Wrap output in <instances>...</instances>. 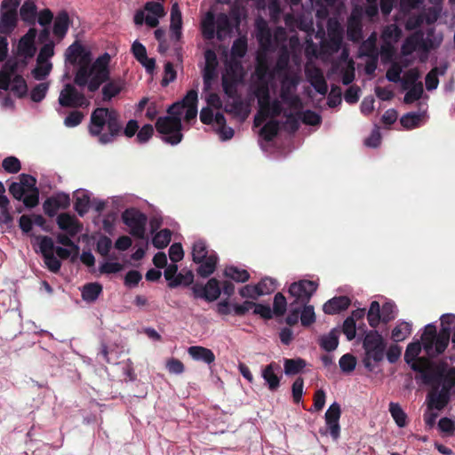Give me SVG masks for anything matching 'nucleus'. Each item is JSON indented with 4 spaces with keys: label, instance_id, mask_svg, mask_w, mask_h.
<instances>
[{
    "label": "nucleus",
    "instance_id": "obj_57",
    "mask_svg": "<svg viewBox=\"0 0 455 455\" xmlns=\"http://www.w3.org/2000/svg\"><path fill=\"white\" fill-rule=\"evenodd\" d=\"M194 280V275L191 271H188L186 275L178 273L172 283H168L170 288H175L180 284L189 285Z\"/></svg>",
    "mask_w": 455,
    "mask_h": 455
},
{
    "label": "nucleus",
    "instance_id": "obj_51",
    "mask_svg": "<svg viewBox=\"0 0 455 455\" xmlns=\"http://www.w3.org/2000/svg\"><path fill=\"white\" fill-rule=\"evenodd\" d=\"M420 74L418 68H411L403 75L401 83L403 89H407L410 86H414L418 83V79L419 78Z\"/></svg>",
    "mask_w": 455,
    "mask_h": 455
},
{
    "label": "nucleus",
    "instance_id": "obj_17",
    "mask_svg": "<svg viewBox=\"0 0 455 455\" xmlns=\"http://www.w3.org/2000/svg\"><path fill=\"white\" fill-rule=\"evenodd\" d=\"M340 416L341 408L337 402H334L329 406L324 415L325 424L327 427L326 432H329V434L334 440H337L340 435Z\"/></svg>",
    "mask_w": 455,
    "mask_h": 455
},
{
    "label": "nucleus",
    "instance_id": "obj_63",
    "mask_svg": "<svg viewBox=\"0 0 455 455\" xmlns=\"http://www.w3.org/2000/svg\"><path fill=\"white\" fill-rule=\"evenodd\" d=\"M169 257L172 262L177 263L184 257V251L181 243H174L169 248Z\"/></svg>",
    "mask_w": 455,
    "mask_h": 455
},
{
    "label": "nucleus",
    "instance_id": "obj_55",
    "mask_svg": "<svg viewBox=\"0 0 455 455\" xmlns=\"http://www.w3.org/2000/svg\"><path fill=\"white\" fill-rule=\"evenodd\" d=\"M54 54V44L52 42L45 44L41 49L37 55V64H43L49 62L48 60Z\"/></svg>",
    "mask_w": 455,
    "mask_h": 455
},
{
    "label": "nucleus",
    "instance_id": "obj_33",
    "mask_svg": "<svg viewBox=\"0 0 455 455\" xmlns=\"http://www.w3.org/2000/svg\"><path fill=\"white\" fill-rule=\"evenodd\" d=\"M342 44L340 34H331L327 40L321 43V51L323 53L333 54L339 51Z\"/></svg>",
    "mask_w": 455,
    "mask_h": 455
},
{
    "label": "nucleus",
    "instance_id": "obj_40",
    "mask_svg": "<svg viewBox=\"0 0 455 455\" xmlns=\"http://www.w3.org/2000/svg\"><path fill=\"white\" fill-rule=\"evenodd\" d=\"M423 114L419 112H409L404 114L401 119V124L408 130L418 127L421 122Z\"/></svg>",
    "mask_w": 455,
    "mask_h": 455
},
{
    "label": "nucleus",
    "instance_id": "obj_26",
    "mask_svg": "<svg viewBox=\"0 0 455 455\" xmlns=\"http://www.w3.org/2000/svg\"><path fill=\"white\" fill-rule=\"evenodd\" d=\"M71 20L66 11L60 12L54 19L52 33L60 40L63 39L67 35Z\"/></svg>",
    "mask_w": 455,
    "mask_h": 455
},
{
    "label": "nucleus",
    "instance_id": "obj_49",
    "mask_svg": "<svg viewBox=\"0 0 455 455\" xmlns=\"http://www.w3.org/2000/svg\"><path fill=\"white\" fill-rule=\"evenodd\" d=\"M2 167L7 173L15 174L20 171L21 164L16 156H7L3 160Z\"/></svg>",
    "mask_w": 455,
    "mask_h": 455
},
{
    "label": "nucleus",
    "instance_id": "obj_21",
    "mask_svg": "<svg viewBox=\"0 0 455 455\" xmlns=\"http://www.w3.org/2000/svg\"><path fill=\"white\" fill-rule=\"evenodd\" d=\"M36 30L29 28L28 31L20 39L18 44V54L24 58H32L36 51L35 46V38Z\"/></svg>",
    "mask_w": 455,
    "mask_h": 455
},
{
    "label": "nucleus",
    "instance_id": "obj_45",
    "mask_svg": "<svg viewBox=\"0 0 455 455\" xmlns=\"http://www.w3.org/2000/svg\"><path fill=\"white\" fill-rule=\"evenodd\" d=\"M90 197L87 194L82 193L76 196L74 209L79 216L83 217L89 211Z\"/></svg>",
    "mask_w": 455,
    "mask_h": 455
},
{
    "label": "nucleus",
    "instance_id": "obj_22",
    "mask_svg": "<svg viewBox=\"0 0 455 455\" xmlns=\"http://www.w3.org/2000/svg\"><path fill=\"white\" fill-rule=\"evenodd\" d=\"M441 329H440V340L439 347H448L451 339V332L455 328V314L448 313L443 314L440 317Z\"/></svg>",
    "mask_w": 455,
    "mask_h": 455
},
{
    "label": "nucleus",
    "instance_id": "obj_30",
    "mask_svg": "<svg viewBox=\"0 0 455 455\" xmlns=\"http://www.w3.org/2000/svg\"><path fill=\"white\" fill-rule=\"evenodd\" d=\"M188 354L196 361H203L207 364H211L215 360L213 352L206 347L200 346H193L188 348Z\"/></svg>",
    "mask_w": 455,
    "mask_h": 455
},
{
    "label": "nucleus",
    "instance_id": "obj_4",
    "mask_svg": "<svg viewBox=\"0 0 455 455\" xmlns=\"http://www.w3.org/2000/svg\"><path fill=\"white\" fill-rule=\"evenodd\" d=\"M419 340L411 342L407 345L404 353V361L411 367V370H455V357L450 356L435 360L433 357H420L422 350Z\"/></svg>",
    "mask_w": 455,
    "mask_h": 455
},
{
    "label": "nucleus",
    "instance_id": "obj_9",
    "mask_svg": "<svg viewBox=\"0 0 455 455\" xmlns=\"http://www.w3.org/2000/svg\"><path fill=\"white\" fill-rule=\"evenodd\" d=\"M397 307L394 302H385L381 307L376 300L372 301L367 313L369 325L372 328L379 326V323H387L395 318Z\"/></svg>",
    "mask_w": 455,
    "mask_h": 455
},
{
    "label": "nucleus",
    "instance_id": "obj_35",
    "mask_svg": "<svg viewBox=\"0 0 455 455\" xmlns=\"http://www.w3.org/2000/svg\"><path fill=\"white\" fill-rule=\"evenodd\" d=\"M123 90L122 81H110L102 87V99L104 101H110Z\"/></svg>",
    "mask_w": 455,
    "mask_h": 455
},
{
    "label": "nucleus",
    "instance_id": "obj_42",
    "mask_svg": "<svg viewBox=\"0 0 455 455\" xmlns=\"http://www.w3.org/2000/svg\"><path fill=\"white\" fill-rule=\"evenodd\" d=\"M172 232L168 228H164L157 232L152 238L153 245L157 249L165 248L171 242Z\"/></svg>",
    "mask_w": 455,
    "mask_h": 455
},
{
    "label": "nucleus",
    "instance_id": "obj_6",
    "mask_svg": "<svg viewBox=\"0 0 455 455\" xmlns=\"http://www.w3.org/2000/svg\"><path fill=\"white\" fill-rule=\"evenodd\" d=\"M364 357L363 363L368 369L379 365L384 360L386 344L381 334L376 331H369L363 340Z\"/></svg>",
    "mask_w": 455,
    "mask_h": 455
},
{
    "label": "nucleus",
    "instance_id": "obj_47",
    "mask_svg": "<svg viewBox=\"0 0 455 455\" xmlns=\"http://www.w3.org/2000/svg\"><path fill=\"white\" fill-rule=\"evenodd\" d=\"M298 116L302 121V123L308 125H317L322 122L321 116L316 112L309 109L299 112Z\"/></svg>",
    "mask_w": 455,
    "mask_h": 455
},
{
    "label": "nucleus",
    "instance_id": "obj_8",
    "mask_svg": "<svg viewBox=\"0 0 455 455\" xmlns=\"http://www.w3.org/2000/svg\"><path fill=\"white\" fill-rule=\"evenodd\" d=\"M156 129L163 135V141L172 146L178 145L183 139L181 119L177 117H159Z\"/></svg>",
    "mask_w": 455,
    "mask_h": 455
},
{
    "label": "nucleus",
    "instance_id": "obj_54",
    "mask_svg": "<svg viewBox=\"0 0 455 455\" xmlns=\"http://www.w3.org/2000/svg\"><path fill=\"white\" fill-rule=\"evenodd\" d=\"M21 200L27 208L36 207L39 203V189L35 188L31 190H27Z\"/></svg>",
    "mask_w": 455,
    "mask_h": 455
},
{
    "label": "nucleus",
    "instance_id": "obj_19",
    "mask_svg": "<svg viewBox=\"0 0 455 455\" xmlns=\"http://www.w3.org/2000/svg\"><path fill=\"white\" fill-rule=\"evenodd\" d=\"M306 77L316 92L324 96L328 92V84L319 68L314 67L306 69Z\"/></svg>",
    "mask_w": 455,
    "mask_h": 455
},
{
    "label": "nucleus",
    "instance_id": "obj_15",
    "mask_svg": "<svg viewBox=\"0 0 455 455\" xmlns=\"http://www.w3.org/2000/svg\"><path fill=\"white\" fill-rule=\"evenodd\" d=\"M299 80L295 76H285L281 81L280 98L290 108L299 109L302 108L300 98L294 93Z\"/></svg>",
    "mask_w": 455,
    "mask_h": 455
},
{
    "label": "nucleus",
    "instance_id": "obj_13",
    "mask_svg": "<svg viewBox=\"0 0 455 455\" xmlns=\"http://www.w3.org/2000/svg\"><path fill=\"white\" fill-rule=\"evenodd\" d=\"M433 30L427 31V36L424 38V33L421 30H417L403 41L401 50L404 56L411 55L417 49L424 52H428L434 47L433 40L430 36Z\"/></svg>",
    "mask_w": 455,
    "mask_h": 455
},
{
    "label": "nucleus",
    "instance_id": "obj_7",
    "mask_svg": "<svg viewBox=\"0 0 455 455\" xmlns=\"http://www.w3.org/2000/svg\"><path fill=\"white\" fill-rule=\"evenodd\" d=\"M193 261L200 264L196 269L197 275L206 278L210 276L216 269L218 263V255L215 251H209L206 242L199 239L192 246Z\"/></svg>",
    "mask_w": 455,
    "mask_h": 455
},
{
    "label": "nucleus",
    "instance_id": "obj_56",
    "mask_svg": "<svg viewBox=\"0 0 455 455\" xmlns=\"http://www.w3.org/2000/svg\"><path fill=\"white\" fill-rule=\"evenodd\" d=\"M44 262L46 266V267L52 273H58L61 267V262L57 258V256L54 255V252L48 253L43 256Z\"/></svg>",
    "mask_w": 455,
    "mask_h": 455
},
{
    "label": "nucleus",
    "instance_id": "obj_32",
    "mask_svg": "<svg viewBox=\"0 0 455 455\" xmlns=\"http://www.w3.org/2000/svg\"><path fill=\"white\" fill-rule=\"evenodd\" d=\"M221 293L220 283L216 278H211L203 287L202 296L207 301L216 300Z\"/></svg>",
    "mask_w": 455,
    "mask_h": 455
},
{
    "label": "nucleus",
    "instance_id": "obj_46",
    "mask_svg": "<svg viewBox=\"0 0 455 455\" xmlns=\"http://www.w3.org/2000/svg\"><path fill=\"white\" fill-rule=\"evenodd\" d=\"M408 91L404 95L403 101L406 104H411L414 101L419 100L423 93V85L422 83H418L414 86H410L407 88Z\"/></svg>",
    "mask_w": 455,
    "mask_h": 455
},
{
    "label": "nucleus",
    "instance_id": "obj_58",
    "mask_svg": "<svg viewBox=\"0 0 455 455\" xmlns=\"http://www.w3.org/2000/svg\"><path fill=\"white\" fill-rule=\"evenodd\" d=\"M287 301L283 293L278 292L275 295L273 310L276 315H283L286 311Z\"/></svg>",
    "mask_w": 455,
    "mask_h": 455
},
{
    "label": "nucleus",
    "instance_id": "obj_34",
    "mask_svg": "<svg viewBox=\"0 0 455 455\" xmlns=\"http://www.w3.org/2000/svg\"><path fill=\"white\" fill-rule=\"evenodd\" d=\"M412 331L411 323L405 321H399L395 327L392 330L391 339L395 342H400L408 338Z\"/></svg>",
    "mask_w": 455,
    "mask_h": 455
},
{
    "label": "nucleus",
    "instance_id": "obj_43",
    "mask_svg": "<svg viewBox=\"0 0 455 455\" xmlns=\"http://www.w3.org/2000/svg\"><path fill=\"white\" fill-rule=\"evenodd\" d=\"M255 94L258 100L259 108H260V113H265L270 101V92L267 85L259 87Z\"/></svg>",
    "mask_w": 455,
    "mask_h": 455
},
{
    "label": "nucleus",
    "instance_id": "obj_5",
    "mask_svg": "<svg viewBox=\"0 0 455 455\" xmlns=\"http://www.w3.org/2000/svg\"><path fill=\"white\" fill-rule=\"evenodd\" d=\"M233 26L226 13L220 12L216 18L212 12L205 13L201 20V31L204 39L212 40L215 36L222 41L232 33Z\"/></svg>",
    "mask_w": 455,
    "mask_h": 455
},
{
    "label": "nucleus",
    "instance_id": "obj_28",
    "mask_svg": "<svg viewBox=\"0 0 455 455\" xmlns=\"http://www.w3.org/2000/svg\"><path fill=\"white\" fill-rule=\"evenodd\" d=\"M102 285L99 283H88L81 290V296L84 301L87 303L95 302L102 293Z\"/></svg>",
    "mask_w": 455,
    "mask_h": 455
},
{
    "label": "nucleus",
    "instance_id": "obj_14",
    "mask_svg": "<svg viewBox=\"0 0 455 455\" xmlns=\"http://www.w3.org/2000/svg\"><path fill=\"white\" fill-rule=\"evenodd\" d=\"M440 331L437 332L436 327L434 323H428L424 327L420 338V343L423 349L426 351L429 357H435L443 354L447 347L441 348L439 347Z\"/></svg>",
    "mask_w": 455,
    "mask_h": 455
},
{
    "label": "nucleus",
    "instance_id": "obj_52",
    "mask_svg": "<svg viewBox=\"0 0 455 455\" xmlns=\"http://www.w3.org/2000/svg\"><path fill=\"white\" fill-rule=\"evenodd\" d=\"M52 65L51 62H44L43 64H37V66L32 69L31 73H32V76L33 77L36 79V80H44L45 79L51 70H52Z\"/></svg>",
    "mask_w": 455,
    "mask_h": 455
},
{
    "label": "nucleus",
    "instance_id": "obj_61",
    "mask_svg": "<svg viewBox=\"0 0 455 455\" xmlns=\"http://www.w3.org/2000/svg\"><path fill=\"white\" fill-rule=\"evenodd\" d=\"M154 133V128L152 126V124H144L140 130L139 132H137V141L139 143H146L148 142L150 138L152 137Z\"/></svg>",
    "mask_w": 455,
    "mask_h": 455
},
{
    "label": "nucleus",
    "instance_id": "obj_62",
    "mask_svg": "<svg viewBox=\"0 0 455 455\" xmlns=\"http://www.w3.org/2000/svg\"><path fill=\"white\" fill-rule=\"evenodd\" d=\"M261 377L264 379L270 390L274 391L278 388L280 379L275 374V371H261Z\"/></svg>",
    "mask_w": 455,
    "mask_h": 455
},
{
    "label": "nucleus",
    "instance_id": "obj_2",
    "mask_svg": "<svg viewBox=\"0 0 455 455\" xmlns=\"http://www.w3.org/2000/svg\"><path fill=\"white\" fill-rule=\"evenodd\" d=\"M414 379L430 387L427 395L428 410L444 409L455 393V371H416Z\"/></svg>",
    "mask_w": 455,
    "mask_h": 455
},
{
    "label": "nucleus",
    "instance_id": "obj_53",
    "mask_svg": "<svg viewBox=\"0 0 455 455\" xmlns=\"http://www.w3.org/2000/svg\"><path fill=\"white\" fill-rule=\"evenodd\" d=\"M303 306L300 311V322L302 325L309 326L315 322L314 307L307 304Z\"/></svg>",
    "mask_w": 455,
    "mask_h": 455
},
{
    "label": "nucleus",
    "instance_id": "obj_25",
    "mask_svg": "<svg viewBox=\"0 0 455 455\" xmlns=\"http://www.w3.org/2000/svg\"><path fill=\"white\" fill-rule=\"evenodd\" d=\"M170 29L172 38L179 41L182 36V14L178 3H174L171 8Z\"/></svg>",
    "mask_w": 455,
    "mask_h": 455
},
{
    "label": "nucleus",
    "instance_id": "obj_64",
    "mask_svg": "<svg viewBox=\"0 0 455 455\" xmlns=\"http://www.w3.org/2000/svg\"><path fill=\"white\" fill-rule=\"evenodd\" d=\"M112 247V241L109 237L103 235L100 237L96 244V251L102 256H107Z\"/></svg>",
    "mask_w": 455,
    "mask_h": 455
},
{
    "label": "nucleus",
    "instance_id": "obj_31",
    "mask_svg": "<svg viewBox=\"0 0 455 455\" xmlns=\"http://www.w3.org/2000/svg\"><path fill=\"white\" fill-rule=\"evenodd\" d=\"M339 330L334 328L329 333L323 335L319 339L320 347L327 352L334 351L339 345Z\"/></svg>",
    "mask_w": 455,
    "mask_h": 455
},
{
    "label": "nucleus",
    "instance_id": "obj_44",
    "mask_svg": "<svg viewBox=\"0 0 455 455\" xmlns=\"http://www.w3.org/2000/svg\"><path fill=\"white\" fill-rule=\"evenodd\" d=\"M277 282L271 277H264L258 283V291L260 296L270 294L276 289Z\"/></svg>",
    "mask_w": 455,
    "mask_h": 455
},
{
    "label": "nucleus",
    "instance_id": "obj_36",
    "mask_svg": "<svg viewBox=\"0 0 455 455\" xmlns=\"http://www.w3.org/2000/svg\"><path fill=\"white\" fill-rule=\"evenodd\" d=\"M224 275L237 283H245L250 279V274L247 270L235 266H228L224 270Z\"/></svg>",
    "mask_w": 455,
    "mask_h": 455
},
{
    "label": "nucleus",
    "instance_id": "obj_3",
    "mask_svg": "<svg viewBox=\"0 0 455 455\" xmlns=\"http://www.w3.org/2000/svg\"><path fill=\"white\" fill-rule=\"evenodd\" d=\"M89 134L101 145L111 144L123 135V121L113 108H96L91 114Z\"/></svg>",
    "mask_w": 455,
    "mask_h": 455
},
{
    "label": "nucleus",
    "instance_id": "obj_1",
    "mask_svg": "<svg viewBox=\"0 0 455 455\" xmlns=\"http://www.w3.org/2000/svg\"><path fill=\"white\" fill-rule=\"evenodd\" d=\"M65 60L71 65H77L74 84L80 88L87 87L95 92L109 79L110 55L108 52L99 56L92 63V53L81 43L75 41L65 52Z\"/></svg>",
    "mask_w": 455,
    "mask_h": 455
},
{
    "label": "nucleus",
    "instance_id": "obj_48",
    "mask_svg": "<svg viewBox=\"0 0 455 455\" xmlns=\"http://www.w3.org/2000/svg\"><path fill=\"white\" fill-rule=\"evenodd\" d=\"M84 115L80 110L75 109L68 113L64 118L63 124L66 127L74 128L78 126L84 120Z\"/></svg>",
    "mask_w": 455,
    "mask_h": 455
},
{
    "label": "nucleus",
    "instance_id": "obj_41",
    "mask_svg": "<svg viewBox=\"0 0 455 455\" xmlns=\"http://www.w3.org/2000/svg\"><path fill=\"white\" fill-rule=\"evenodd\" d=\"M278 131L279 122L276 120H270L260 129L259 134L266 141H271L278 134Z\"/></svg>",
    "mask_w": 455,
    "mask_h": 455
},
{
    "label": "nucleus",
    "instance_id": "obj_39",
    "mask_svg": "<svg viewBox=\"0 0 455 455\" xmlns=\"http://www.w3.org/2000/svg\"><path fill=\"white\" fill-rule=\"evenodd\" d=\"M247 38L246 36H240L236 38L231 46V57L233 59H242L245 56L247 52Z\"/></svg>",
    "mask_w": 455,
    "mask_h": 455
},
{
    "label": "nucleus",
    "instance_id": "obj_29",
    "mask_svg": "<svg viewBox=\"0 0 455 455\" xmlns=\"http://www.w3.org/2000/svg\"><path fill=\"white\" fill-rule=\"evenodd\" d=\"M37 7L34 0H26L20 9L21 20L29 25L36 22Z\"/></svg>",
    "mask_w": 455,
    "mask_h": 455
},
{
    "label": "nucleus",
    "instance_id": "obj_18",
    "mask_svg": "<svg viewBox=\"0 0 455 455\" xmlns=\"http://www.w3.org/2000/svg\"><path fill=\"white\" fill-rule=\"evenodd\" d=\"M347 36L352 42H359L363 38L362 11L356 8L347 19Z\"/></svg>",
    "mask_w": 455,
    "mask_h": 455
},
{
    "label": "nucleus",
    "instance_id": "obj_20",
    "mask_svg": "<svg viewBox=\"0 0 455 455\" xmlns=\"http://www.w3.org/2000/svg\"><path fill=\"white\" fill-rule=\"evenodd\" d=\"M204 60L205 64L203 69V79L204 85L209 87L216 76V68L218 66V60L215 52L213 50L207 49L204 52Z\"/></svg>",
    "mask_w": 455,
    "mask_h": 455
},
{
    "label": "nucleus",
    "instance_id": "obj_23",
    "mask_svg": "<svg viewBox=\"0 0 455 455\" xmlns=\"http://www.w3.org/2000/svg\"><path fill=\"white\" fill-rule=\"evenodd\" d=\"M57 224L61 230L67 232L70 236L76 235L82 229V225L76 218L68 213H60L57 217Z\"/></svg>",
    "mask_w": 455,
    "mask_h": 455
},
{
    "label": "nucleus",
    "instance_id": "obj_12",
    "mask_svg": "<svg viewBox=\"0 0 455 455\" xmlns=\"http://www.w3.org/2000/svg\"><path fill=\"white\" fill-rule=\"evenodd\" d=\"M58 102L63 108H87L90 105L85 95L79 92L75 85L66 84L60 92Z\"/></svg>",
    "mask_w": 455,
    "mask_h": 455
},
{
    "label": "nucleus",
    "instance_id": "obj_11",
    "mask_svg": "<svg viewBox=\"0 0 455 455\" xmlns=\"http://www.w3.org/2000/svg\"><path fill=\"white\" fill-rule=\"evenodd\" d=\"M317 288L318 283L315 281L299 280V282L292 283L290 285L289 293L294 298V301L290 306L307 304Z\"/></svg>",
    "mask_w": 455,
    "mask_h": 455
},
{
    "label": "nucleus",
    "instance_id": "obj_59",
    "mask_svg": "<svg viewBox=\"0 0 455 455\" xmlns=\"http://www.w3.org/2000/svg\"><path fill=\"white\" fill-rule=\"evenodd\" d=\"M342 332L346 335L347 340H352L355 338V321L353 317H347L345 319L342 326Z\"/></svg>",
    "mask_w": 455,
    "mask_h": 455
},
{
    "label": "nucleus",
    "instance_id": "obj_50",
    "mask_svg": "<svg viewBox=\"0 0 455 455\" xmlns=\"http://www.w3.org/2000/svg\"><path fill=\"white\" fill-rule=\"evenodd\" d=\"M49 90V83H40L30 92V99L34 102H41Z\"/></svg>",
    "mask_w": 455,
    "mask_h": 455
},
{
    "label": "nucleus",
    "instance_id": "obj_24",
    "mask_svg": "<svg viewBox=\"0 0 455 455\" xmlns=\"http://www.w3.org/2000/svg\"><path fill=\"white\" fill-rule=\"evenodd\" d=\"M351 299L347 296L333 297L323 304V310L327 315H336L348 308Z\"/></svg>",
    "mask_w": 455,
    "mask_h": 455
},
{
    "label": "nucleus",
    "instance_id": "obj_27",
    "mask_svg": "<svg viewBox=\"0 0 455 455\" xmlns=\"http://www.w3.org/2000/svg\"><path fill=\"white\" fill-rule=\"evenodd\" d=\"M17 12H0V34L10 35L17 26Z\"/></svg>",
    "mask_w": 455,
    "mask_h": 455
},
{
    "label": "nucleus",
    "instance_id": "obj_60",
    "mask_svg": "<svg viewBox=\"0 0 455 455\" xmlns=\"http://www.w3.org/2000/svg\"><path fill=\"white\" fill-rule=\"evenodd\" d=\"M304 380L302 378H297L291 386L292 399L295 403H299L303 395Z\"/></svg>",
    "mask_w": 455,
    "mask_h": 455
},
{
    "label": "nucleus",
    "instance_id": "obj_16",
    "mask_svg": "<svg viewBox=\"0 0 455 455\" xmlns=\"http://www.w3.org/2000/svg\"><path fill=\"white\" fill-rule=\"evenodd\" d=\"M242 65L239 61L231 60L227 68V76L222 77V88L228 97L233 98L237 93V84L241 80L237 71L242 70Z\"/></svg>",
    "mask_w": 455,
    "mask_h": 455
},
{
    "label": "nucleus",
    "instance_id": "obj_37",
    "mask_svg": "<svg viewBox=\"0 0 455 455\" xmlns=\"http://www.w3.org/2000/svg\"><path fill=\"white\" fill-rule=\"evenodd\" d=\"M388 409L396 425L400 427H404L407 425V415L400 404L391 402Z\"/></svg>",
    "mask_w": 455,
    "mask_h": 455
},
{
    "label": "nucleus",
    "instance_id": "obj_38",
    "mask_svg": "<svg viewBox=\"0 0 455 455\" xmlns=\"http://www.w3.org/2000/svg\"><path fill=\"white\" fill-rule=\"evenodd\" d=\"M11 90L13 94L20 99L24 98L27 95L28 84L22 76L15 75L13 76Z\"/></svg>",
    "mask_w": 455,
    "mask_h": 455
},
{
    "label": "nucleus",
    "instance_id": "obj_10",
    "mask_svg": "<svg viewBox=\"0 0 455 455\" xmlns=\"http://www.w3.org/2000/svg\"><path fill=\"white\" fill-rule=\"evenodd\" d=\"M122 220L130 229V234L142 239L146 233L147 215L136 208H128L122 213Z\"/></svg>",
    "mask_w": 455,
    "mask_h": 455
}]
</instances>
